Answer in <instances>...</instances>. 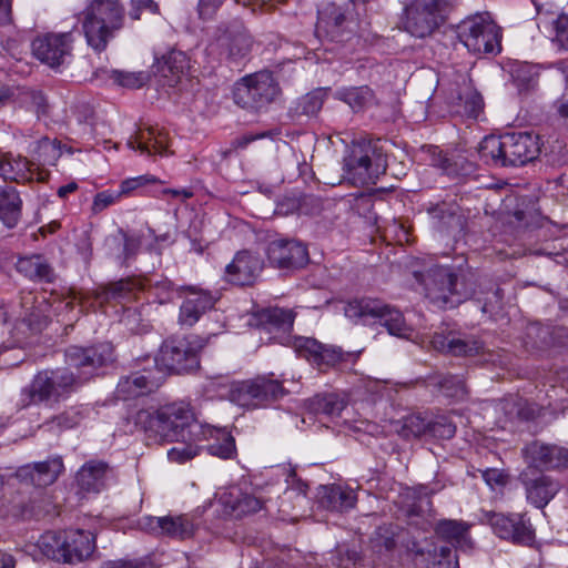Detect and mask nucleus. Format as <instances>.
Returning a JSON list of instances; mask_svg holds the SVG:
<instances>
[{"label":"nucleus","instance_id":"20e7f679","mask_svg":"<svg viewBox=\"0 0 568 568\" xmlns=\"http://www.w3.org/2000/svg\"><path fill=\"white\" fill-rule=\"evenodd\" d=\"M79 388L78 378L73 377L69 368L43 369L38 372L31 383L22 388L19 403L22 407L41 403H59Z\"/></svg>","mask_w":568,"mask_h":568},{"label":"nucleus","instance_id":"4c0bfd02","mask_svg":"<svg viewBox=\"0 0 568 568\" xmlns=\"http://www.w3.org/2000/svg\"><path fill=\"white\" fill-rule=\"evenodd\" d=\"M481 109V95L469 87H465L452 100V111L462 116L477 118Z\"/></svg>","mask_w":568,"mask_h":568},{"label":"nucleus","instance_id":"6e6552de","mask_svg":"<svg viewBox=\"0 0 568 568\" xmlns=\"http://www.w3.org/2000/svg\"><path fill=\"white\" fill-rule=\"evenodd\" d=\"M457 36L474 54L498 53L501 49L500 28L487 12L476 13L462 20L457 26Z\"/></svg>","mask_w":568,"mask_h":568},{"label":"nucleus","instance_id":"7ed1b4c3","mask_svg":"<svg viewBox=\"0 0 568 568\" xmlns=\"http://www.w3.org/2000/svg\"><path fill=\"white\" fill-rule=\"evenodd\" d=\"M124 9L120 0H92L84 11L83 31L95 51L105 50L114 33L123 27Z\"/></svg>","mask_w":568,"mask_h":568},{"label":"nucleus","instance_id":"864d4df0","mask_svg":"<svg viewBox=\"0 0 568 568\" xmlns=\"http://www.w3.org/2000/svg\"><path fill=\"white\" fill-rule=\"evenodd\" d=\"M345 361V354L339 347L327 346L322 344L318 357H316V366L320 369L334 367L341 362Z\"/></svg>","mask_w":568,"mask_h":568},{"label":"nucleus","instance_id":"f257e3e1","mask_svg":"<svg viewBox=\"0 0 568 568\" xmlns=\"http://www.w3.org/2000/svg\"><path fill=\"white\" fill-rule=\"evenodd\" d=\"M134 423L149 442L163 444L190 439L189 429L195 425V418L190 405L180 402L156 409H140Z\"/></svg>","mask_w":568,"mask_h":568},{"label":"nucleus","instance_id":"5fc2aeb1","mask_svg":"<svg viewBox=\"0 0 568 568\" xmlns=\"http://www.w3.org/2000/svg\"><path fill=\"white\" fill-rule=\"evenodd\" d=\"M112 79L119 85L129 88V89H140L149 81V75L145 72H124V71H113Z\"/></svg>","mask_w":568,"mask_h":568},{"label":"nucleus","instance_id":"473e14b6","mask_svg":"<svg viewBox=\"0 0 568 568\" xmlns=\"http://www.w3.org/2000/svg\"><path fill=\"white\" fill-rule=\"evenodd\" d=\"M189 69V58L182 51L172 50L156 61V71L166 80L170 87L178 84Z\"/></svg>","mask_w":568,"mask_h":568},{"label":"nucleus","instance_id":"9d476101","mask_svg":"<svg viewBox=\"0 0 568 568\" xmlns=\"http://www.w3.org/2000/svg\"><path fill=\"white\" fill-rule=\"evenodd\" d=\"M252 47L253 39L244 24L240 20H233L216 28L207 50L211 54L236 62L245 58Z\"/></svg>","mask_w":568,"mask_h":568},{"label":"nucleus","instance_id":"b1692460","mask_svg":"<svg viewBox=\"0 0 568 568\" xmlns=\"http://www.w3.org/2000/svg\"><path fill=\"white\" fill-rule=\"evenodd\" d=\"M126 145L148 156L169 154L168 133L158 126L140 128L128 139Z\"/></svg>","mask_w":568,"mask_h":568},{"label":"nucleus","instance_id":"69168bd1","mask_svg":"<svg viewBox=\"0 0 568 568\" xmlns=\"http://www.w3.org/2000/svg\"><path fill=\"white\" fill-rule=\"evenodd\" d=\"M223 1L224 0H200L197 4L200 18L203 20L213 18ZM235 2H240V0H235Z\"/></svg>","mask_w":568,"mask_h":568},{"label":"nucleus","instance_id":"0e129e2a","mask_svg":"<svg viewBox=\"0 0 568 568\" xmlns=\"http://www.w3.org/2000/svg\"><path fill=\"white\" fill-rule=\"evenodd\" d=\"M480 473H481L483 479L490 488L504 486L507 483V475H505L499 469L487 468V469L480 470Z\"/></svg>","mask_w":568,"mask_h":568},{"label":"nucleus","instance_id":"3c124183","mask_svg":"<svg viewBox=\"0 0 568 568\" xmlns=\"http://www.w3.org/2000/svg\"><path fill=\"white\" fill-rule=\"evenodd\" d=\"M436 385L445 396L454 399H463L467 394L465 383L458 376H444Z\"/></svg>","mask_w":568,"mask_h":568},{"label":"nucleus","instance_id":"13d9d810","mask_svg":"<svg viewBox=\"0 0 568 568\" xmlns=\"http://www.w3.org/2000/svg\"><path fill=\"white\" fill-rule=\"evenodd\" d=\"M156 183H162V181L152 174H143L134 178H129L121 182L120 194L128 195L139 187Z\"/></svg>","mask_w":568,"mask_h":568},{"label":"nucleus","instance_id":"c03bdc74","mask_svg":"<svg viewBox=\"0 0 568 568\" xmlns=\"http://www.w3.org/2000/svg\"><path fill=\"white\" fill-rule=\"evenodd\" d=\"M64 531H47L42 534L37 546L48 558L64 562Z\"/></svg>","mask_w":568,"mask_h":568},{"label":"nucleus","instance_id":"c9c22d12","mask_svg":"<svg viewBox=\"0 0 568 568\" xmlns=\"http://www.w3.org/2000/svg\"><path fill=\"white\" fill-rule=\"evenodd\" d=\"M140 291L139 283L131 278L120 280L102 287L97 292L95 298L101 303L108 301H118L120 303H128L136 298V293Z\"/></svg>","mask_w":568,"mask_h":568},{"label":"nucleus","instance_id":"680f3d73","mask_svg":"<svg viewBox=\"0 0 568 568\" xmlns=\"http://www.w3.org/2000/svg\"><path fill=\"white\" fill-rule=\"evenodd\" d=\"M554 27L556 30L555 40L561 48L568 50V16H559L555 20Z\"/></svg>","mask_w":568,"mask_h":568},{"label":"nucleus","instance_id":"49530a36","mask_svg":"<svg viewBox=\"0 0 568 568\" xmlns=\"http://www.w3.org/2000/svg\"><path fill=\"white\" fill-rule=\"evenodd\" d=\"M398 434L405 439L418 438L428 435V420L422 415L414 414L403 419Z\"/></svg>","mask_w":568,"mask_h":568},{"label":"nucleus","instance_id":"e2e57ef3","mask_svg":"<svg viewBox=\"0 0 568 568\" xmlns=\"http://www.w3.org/2000/svg\"><path fill=\"white\" fill-rule=\"evenodd\" d=\"M143 10L156 13L159 11V6L153 0H131L130 17L133 20H139Z\"/></svg>","mask_w":568,"mask_h":568},{"label":"nucleus","instance_id":"774afa93","mask_svg":"<svg viewBox=\"0 0 568 568\" xmlns=\"http://www.w3.org/2000/svg\"><path fill=\"white\" fill-rule=\"evenodd\" d=\"M552 106L559 118L568 124V92H565L559 99H557Z\"/></svg>","mask_w":568,"mask_h":568},{"label":"nucleus","instance_id":"72a5a7b5","mask_svg":"<svg viewBox=\"0 0 568 568\" xmlns=\"http://www.w3.org/2000/svg\"><path fill=\"white\" fill-rule=\"evenodd\" d=\"M22 199L13 186L0 187V221L9 229L18 225L22 216Z\"/></svg>","mask_w":568,"mask_h":568},{"label":"nucleus","instance_id":"a19ab883","mask_svg":"<svg viewBox=\"0 0 568 568\" xmlns=\"http://www.w3.org/2000/svg\"><path fill=\"white\" fill-rule=\"evenodd\" d=\"M17 270L31 280L52 282L54 278L52 268L40 256L19 258Z\"/></svg>","mask_w":568,"mask_h":568},{"label":"nucleus","instance_id":"37998d69","mask_svg":"<svg viewBox=\"0 0 568 568\" xmlns=\"http://www.w3.org/2000/svg\"><path fill=\"white\" fill-rule=\"evenodd\" d=\"M345 21L344 13L335 4H329L325 9L318 11V19L316 23V31L324 30L333 40L337 39L339 28Z\"/></svg>","mask_w":568,"mask_h":568},{"label":"nucleus","instance_id":"c756f323","mask_svg":"<svg viewBox=\"0 0 568 568\" xmlns=\"http://www.w3.org/2000/svg\"><path fill=\"white\" fill-rule=\"evenodd\" d=\"M162 384V377L151 372L134 373L120 379L116 393L122 399H129L154 392Z\"/></svg>","mask_w":568,"mask_h":568},{"label":"nucleus","instance_id":"f704fd0d","mask_svg":"<svg viewBox=\"0 0 568 568\" xmlns=\"http://www.w3.org/2000/svg\"><path fill=\"white\" fill-rule=\"evenodd\" d=\"M347 408V400L344 396L335 393L318 394L308 399V409L315 415H322L331 420L343 417Z\"/></svg>","mask_w":568,"mask_h":568},{"label":"nucleus","instance_id":"412c9836","mask_svg":"<svg viewBox=\"0 0 568 568\" xmlns=\"http://www.w3.org/2000/svg\"><path fill=\"white\" fill-rule=\"evenodd\" d=\"M264 262L258 253L250 250L237 252L232 262L225 267V276L230 283L236 285H252L260 277Z\"/></svg>","mask_w":568,"mask_h":568},{"label":"nucleus","instance_id":"7c9ffc66","mask_svg":"<svg viewBox=\"0 0 568 568\" xmlns=\"http://www.w3.org/2000/svg\"><path fill=\"white\" fill-rule=\"evenodd\" d=\"M63 468L62 459L54 457L21 468L20 476L28 477L31 484L37 487H45L57 480Z\"/></svg>","mask_w":568,"mask_h":568},{"label":"nucleus","instance_id":"338daca9","mask_svg":"<svg viewBox=\"0 0 568 568\" xmlns=\"http://www.w3.org/2000/svg\"><path fill=\"white\" fill-rule=\"evenodd\" d=\"M143 562L133 559H118L104 561L100 568H143Z\"/></svg>","mask_w":568,"mask_h":568},{"label":"nucleus","instance_id":"393cba45","mask_svg":"<svg viewBox=\"0 0 568 568\" xmlns=\"http://www.w3.org/2000/svg\"><path fill=\"white\" fill-rule=\"evenodd\" d=\"M113 469L108 463L91 459L83 464L75 475L78 487L87 493H100L112 477Z\"/></svg>","mask_w":568,"mask_h":568},{"label":"nucleus","instance_id":"cd10ccee","mask_svg":"<svg viewBox=\"0 0 568 568\" xmlns=\"http://www.w3.org/2000/svg\"><path fill=\"white\" fill-rule=\"evenodd\" d=\"M430 343L436 351L453 356H474L483 349V344L477 339L459 337L452 333H435Z\"/></svg>","mask_w":568,"mask_h":568},{"label":"nucleus","instance_id":"79ce46f5","mask_svg":"<svg viewBox=\"0 0 568 568\" xmlns=\"http://www.w3.org/2000/svg\"><path fill=\"white\" fill-rule=\"evenodd\" d=\"M295 314L292 310L270 307L260 314L261 323L268 329L276 328L288 332L293 327Z\"/></svg>","mask_w":568,"mask_h":568},{"label":"nucleus","instance_id":"1a4fd4ad","mask_svg":"<svg viewBox=\"0 0 568 568\" xmlns=\"http://www.w3.org/2000/svg\"><path fill=\"white\" fill-rule=\"evenodd\" d=\"M444 0H410L400 14V28L415 38L432 36L445 20Z\"/></svg>","mask_w":568,"mask_h":568},{"label":"nucleus","instance_id":"09e8293b","mask_svg":"<svg viewBox=\"0 0 568 568\" xmlns=\"http://www.w3.org/2000/svg\"><path fill=\"white\" fill-rule=\"evenodd\" d=\"M28 152L36 156V159L42 164H52L53 161L59 156V150L54 142L48 138H41L38 141L29 145Z\"/></svg>","mask_w":568,"mask_h":568},{"label":"nucleus","instance_id":"f8f14e48","mask_svg":"<svg viewBox=\"0 0 568 568\" xmlns=\"http://www.w3.org/2000/svg\"><path fill=\"white\" fill-rule=\"evenodd\" d=\"M278 94L280 88L273 74L261 71L246 75L236 83L233 98L240 106L257 110L273 102Z\"/></svg>","mask_w":568,"mask_h":568},{"label":"nucleus","instance_id":"2f4dec72","mask_svg":"<svg viewBox=\"0 0 568 568\" xmlns=\"http://www.w3.org/2000/svg\"><path fill=\"white\" fill-rule=\"evenodd\" d=\"M355 491L341 485L322 486L318 491V501L322 507L334 511H347L356 504Z\"/></svg>","mask_w":568,"mask_h":568},{"label":"nucleus","instance_id":"39448f33","mask_svg":"<svg viewBox=\"0 0 568 568\" xmlns=\"http://www.w3.org/2000/svg\"><path fill=\"white\" fill-rule=\"evenodd\" d=\"M345 316L355 323L379 324L390 335L407 338L413 329L403 313L378 300L362 298L349 301L344 308Z\"/></svg>","mask_w":568,"mask_h":568},{"label":"nucleus","instance_id":"de8ad7c7","mask_svg":"<svg viewBox=\"0 0 568 568\" xmlns=\"http://www.w3.org/2000/svg\"><path fill=\"white\" fill-rule=\"evenodd\" d=\"M207 450L213 456L232 458L236 450L235 440L229 432L217 430L215 442L209 445Z\"/></svg>","mask_w":568,"mask_h":568},{"label":"nucleus","instance_id":"0eeeda50","mask_svg":"<svg viewBox=\"0 0 568 568\" xmlns=\"http://www.w3.org/2000/svg\"><path fill=\"white\" fill-rule=\"evenodd\" d=\"M206 341L199 335L172 337L163 342L155 357V365L161 372L175 374L190 373L199 368V352Z\"/></svg>","mask_w":568,"mask_h":568},{"label":"nucleus","instance_id":"2eb2a0df","mask_svg":"<svg viewBox=\"0 0 568 568\" xmlns=\"http://www.w3.org/2000/svg\"><path fill=\"white\" fill-rule=\"evenodd\" d=\"M487 521L501 539L520 546H531L535 542V528L525 514L490 513L487 514Z\"/></svg>","mask_w":568,"mask_h":568},{"label":"nucleus","instance_id":"6e6d98bb","mask_svg":"<svg viewBox=\"0 0 568 568\" xmlns=\"http://www.w3.org/2000/svg\"><path fill=\"white\" fill-rule=\"evenodd\" d=\"M325 92L322 90L312 91L298 101V110L306 115H315L323 106Z\"/></svg>","mask_w":568,"mask_h":568},{"label":"nucleus","instance_id":"4468645a","mask_svg":"<svg viewBox=\"0 0 568 568\" xmlns=\"http://www.w3.org/2000/svg\"><path fill=\"white\" fill-rule=\"evenodd\" d=\"M284 395L282 384L275 379L256 377L232 385L230 399L245 408H258L266 406Z\"/></svg>","mask_w":568,"mask_h":568},{"label":"nucleus","instance_id":"ddd939ff","mask_svg":"<svg viewBox=\"0 0 568 568\" xmlns=\"http://www.w3.org/2000/svg\"><path fill=\"white\" fill-rule=\"evenodd\" d=\"M113 361V347L110 343H101L91 347L70 346L65 351V366L78 378L81 387L98 368Z\"/></svg>","mask_w":568,"mask_h":568},{"label":"nucleus","instance_id":"bb28decb","mask_svg":"<svg viewBox=\"0 0 568 568\" xmlns=\"http://www.w3.org/2000/svg\"><path fill=\"white\" fill-rule=\"evenodd\" d=\"M143 527L153 534L179 539L189 538L194 531L193 523L185 515L176 517H146L144 518Z\"/></svg>","mask_w":568,"mask_h":568},{"label":"nucleus","instance_id":"aec40b11","mask_svg":"<svg viewBox=\"0 0 568 568\" xmlns=\"http://www.w3.org/2000/svg\"><path fill=\"white\" fill-rule=\"evenodd\" d=\"M506 165H524L535 160L540 152L539 138L529 132L504 134Z\"/></svg>","mask_w":568,"mask_h":568},{"label":"nucleus","instance_id":"052dcab7","mask_svg":"<svg viewBox=\"0 0 568 568\" xmlns=\"http://www.w3.org/2000/svg\"><path fill=\"white\" fill-rule=\"evenodd\" d=\"M185 442L186 440L182 442L181 445L172 447L171 449L168 450V458L171 462L184 463L193 458L197 454L196 448H194L191 445H187Z\"/></svg>","mask_w":568,"mask_h":568},{"label":"nucleus","instance_id":"a18cd8bd","mask_svg":"<svg viewBox=\"0 0 568 568\" xmlns=\"http://www.w3.org/2000/svg\"><path fill=\"white\" fill-rule=\"evenodd\" d=\"M89 409L82 405L71 406L64 409L62 413L52 417L49 422L51 428H58L60 430L72 429L87 418Z\"/></svg>","mask_w":568,"mask_h":568},{"label":"nucleus","instance_id":"603ef678","mask_svg":"<svg viewBox=\"0 0 568 568\" xmlns=\"http://www.w3.org/2000/svg\"><path fill=\"white\" fill-rule=\"evenodd\" d=\"M456 433V425L446 416L428 420V435L439 439H450Z\"/></svg>","mask_w":568,"mask_h":568},{"label":"nucleus","instance_id":"5701e85b","mask_svg":"<svg viewBox=\"0 0 568 568\" xmlns=\"http://www.w3.org/2000/svg\"><path fill=\"white\" fill-rule=\"evenodd\" d=\"M525 456L528 467L557 469L568 466V449L557 445L534 442L526 446Z\"/></svg>","mask_w":568,"mask_h":568},{"label":"nucleus","instance_id":"58836bf2","mask_svg":"<svg viewBox=\"0 0 568 568\" xmlns=\"http://www.w3.org/2000/svg\"><path fill=\"white\" fill-rule=\"evenodd\" d=\"M336 98L351 106L355 112L362 111L375 103V95L367 85L345 88L336 91Z\"/></svg>","mask_w":568,"mask_h":568},{"label":"nucleus","instance_id":"ea45409f","mask_svg":"<svg viewBox=\"0 0 568 568\" xmlns=\"http://www.w3.org/2000/svg\"><path fill=\"white\" fill-rule=\"evenodd\" d=\"M504 134L485 136L478 146L479 158L489 165L506 166V158L504 156Z\"/></svg>","mask_w":568,"mask_h":568},{"label":"nucleus","instance_id":"6ab92c4d","mask_svg":"<svg viewBox=\"0 0 568 568\" xmlns=\"http://www.w3.org/2000/svg\"><path fill=\"white\" fill-rule=\"evenodd\" d=\"M526 490L527 500L537 508H545L560 490V484L550 476L539 474L534 467H527L519 475Z\"/></svg>","mask_w":568,"mask_h":568},{"label":"nucleus","instance_id":"e433bc0d","mask_svg":"<svg viewBox=\"0 0 568 568\" xmlns=\"http://www.w3.org/2000/svg\"><path fill=\"white\" fill-rule=\"evenodd\" d=\"M415 554L423 558L427 568H459L457 555L448 546L434 547L426 550L417 548Z\"/></svg>","mask_w":568,"mask_h":568},{"label":"nucleus","instance_id":"8fccbe9b","mask_svg":"<svg viewBox=\"0 0 568 568\" xmlns=\"http://www.w3.org/2000/svg\"><path fill=\"white\" fill-rule=\"evenodd\" d=\"M293 348L300 357L315 365L316 357H318L322 349V343L311 337L298 336L293 341Z\"/></svg>","mask_w":568,"mask_h":568},{"label":"nucleus","instance_id":"a211bd4d","mask_svg":"<svg viewBox=\"0 0 568 568\" xmlns=\"http://www.w3.org/2000/svg\"><path fill=\"white\" fill-rule=\"evenodd\" d=\"M183 302L180 306L178 323L182 327H192L215 305L216 298L209 292L195 286L181 287Z\"/></svg>","mask_w":568,"mask_h":568},{"label":"nucleus","instance_id":"4be33fe9","mask_svg":"<svg viewBox=\"0 0 568 568\" xmlns=\"http://www.w3.org/2000/svg\"><path fill=\"white\" fill-rule=\"evenodd\" d=\"M33 163L21 155L11 153L0 155V178L20 184L37 180L47 181L49 173L45 170L33 169Z\"/></svg>","mask_w":568,"mask_h":568},{"label":"nucleus","instance_id":"4d7b16f0","mask_svg":"<svg viewBox=\"0 0 568 568\" xmlns=\"http://www.w3.org/2000/svg\"><path fill=\"white\" fill-rule=\"evenodd\" d=\"M408 517L412 524L418 525V521L415 518L422 517L425 519V524L423 525V529H427V527L432 526V501L429 498H422L419 500V505H414L408 510Z\"/></svg>","mask_w":568,"mask_h":568},{"label":"nucleus","instance_id":"423d86ee","mask_svg":"<svg viewBox=\"0 0 568 568\" xmlns=\"http://www.w3.org/2000/svg\"><path fill=\"white\" fill-rule=\"evenodd\" d=\"M385 169L386 159L382 149L369 140L354 142L344 158L345 179L354 185L374 183Z\"/></svg>","mask_w":568,"mask_h":568},{"label":"nucleus","instance_id":"bf43d9fd","mask_svg":"<svg viewBox=\"0 0 568 568\" xmlns=\"http://www.w3.org/2000/svg\"><path fill=\"white\" fill-rule=\"evenodd\" d=\"M121 196L120 191L118 193L111 191L100 192L94 196L91 210L94 214H98L114 204Z\"/></svg>","mask_w":568,"mask_h":568},{"label":"nucleus","instance_id":"f03ea898","mask_svg":"<svg viewBox=\"0 0 568 568\" xmlns=\"http://www.w3.org/2000/svg\"><path fill=\"white\" fill-rule=\"evenodd\" d=\"M414 276L425 297L440 308L455 307L477 295L474 274L458 275L450 266L435 264L424 272L415 271Z\"/></svg>","mask_w":568,"mask_h":568},{"label":"nucleus","instance_id":"a878e982","mask_svg":"<svg viewBox=\"0 0 568 568\" xmlns=\"http://www.w3.org/2000/svg\"><path fill=\"white\" fill-rule=\"evenodd\" d=\"M64 562L77 564L89 558L95 549V537L87 530H64Z\"/></svg>","mask_w":568,"mask_h":568},{"label":"nucleus","instance_id":"dca6fc26","mask_svg":"<svg viewBox=\"0 0 568 568\" xmlns=\"http://www.w3.org/2000/svg\"><path fill=\"white\" fill-rule=\"evenodd\" d=\"M72 42L73 39L70 32L48 33L33 40L32 51L41 62L55 68L64 63L70 57Z\"/></svg>","mask_w":568,"mask_h":568},{"label":"nucleus","instance_id":"c85d7f7f","mask_svg":"<svg viewBox=\"0 0 568 568\" xmlns=\"http://www.w3.org/2000/svg\"><path fill=\"white\" fill-rule=\"evenodd\" d=\"M469 528L468 523L456 519H440L434 525L435 534L439 539L463 551L471 550L474 546Z\"/></svg>","mask_w":568,"mask_h":568},{"label":"nucleus","instance_id":"f3484780","mask_svg":"<svg viewBox=\"0 0 568 568\" xmlns=\"http://www.w3.org/2000/svg\"><path fill=\"white\" fill-rule=\"evenodd\" d=\"M266 255L270 264L280 270H298L308 263L305 245L294 240H274L267 245Z\"/></svg>","mask_w":568,"mask_h":568},{"label":"nucleus","instance_id":"9b49d317","mask_svg":"<svg viewBox=\"0 0 568 568\" xmlns=\"http://www.w3.org/2000/svg\"><path fill=\"white\" fill-rule=\"evenodd\" d=\"M222 513L233 519H242L267 509L271 497L260 488L246 489L241 486H230L216 493Z\"/></svg>","mask_w":568,"mask_h":568}]
</instances>
